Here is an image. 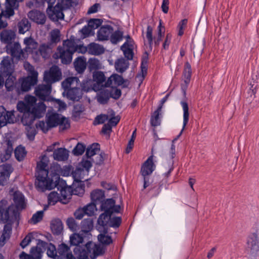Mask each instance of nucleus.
I'll return each instance as SVG.
<instances>
[{
    "mask_svg": "<svg viewBox=\"0 0 259 259\" xmlns=\"http://www.w3.org/2000/svg\"><path fill=\"white\" fill-rule=\"evenodd\" d=\"M246 247L251 256L255 257L258 254L259 237L256 233H252L248 237Z\"/></svg>",
    "mask_w": 259,
    "mask_h": 259,
    "instance_id": "obj_12",
    "label": "nucleus"
},
{
    "mask_svg": "<svg viewBox=\"0 0 259 259\" xmlns=\"http://www.w3.org/2000/svg\"><path fill=\"white\" fill-rule=\"evenodd\" d=\"M101 209L106 213L115 214L120 213L121 207L120 205H116L113 198H109L102 201Z\"/></svg>",
    "mask_w": 259,
    "mask_h": 259,
    "instance_id": "obj_14",
    "label": "nucleus"
},
{
    "mask_svg": "<svg viewBox=\"0 0 259 259\" xmlns=\"http://www.w3.org/2000/svg\"><path fill=\"white\" fill-rule=\"evenodd\" d=\"M36 98L31 95H27L24 101H19L17 103V110L21 113H29L35 118L43 117L46 113L47 106L43 102L36 103Z\"/></svg>",
    "mask_w": 259,
    "mask_h": 259,
    "instance_id": "obj_4",
    "label": "nucleus"
},
{
    "mask_svg": "<svg viewBox=\"0 0 259 259\" xmlns=\"http://www.w3.org/2000/svg\"><path fill=\"white\" fill-rule=\"evenodd\" d=\"M62 72L57 66H53L49 70L46 71L44 74V80L47 83L52 84L61 79Z\"/></svg>",
    "mask_w": 259,
    "mask_h": 259,
    "instance_id": "obj_11",
    "label": "nucleus"
},
{
    "mask_svg": "<svg viewBox=\"0 0 259 259\" xmlns=\"http://www.w3.org/2000/svg\"><path fill=\"white\" fill-rule=\"evenodd\" d=\"M15 33L11 30H4L0 34L2 42L4 44L12 45L11 42L15 37Z\"/></svg>",
    "mask_w": 259,
    "mask_h": 259,
    "instance_id": "obj_31",
    "label": "nucleus"
},
{
    "mask_svg": "<svg viewBox=\"0 0 259 259\" xmlns=\"http://www.w3.org/2000/svg\"><path fill=\"white\" fill-rule=\"evenodd\" d=\"M96 98L98 102L101 104H106L110 98L109 90L107 89L102 88L99 90Z\"/></svg>",
    "mask_w": 259,
    "mask_h": 259,
    "instance_id": "obj_36",
    "label": "nucleus"
},
{
    "mask_svg": "<svg viewBox=\"0 0 259 259\" xmlns=\"http://www.w3.org/2000/svg\"><path fill=\"white\" fill-rule=\"evenodd\" d=\"M94 226L93 221L90 218L84 219L81 224V232L87 233L90 232Z\"/></svg>",
    "mask_w": 259,
    "mask_h": 259,
    "instance_id": "obj_44",
    "label": "nucleus"
},
{
    "mask_svg": "<svg viewBox=\"0 0 259 259\" xmlns=\"http://www.w3.org/2000/svg\"><path fill=\"white\" fill-rule=\"evenodd\" d=\"M54 106L58 108L59 111L65 110L66 108V104L64 102L59 99H53L52 100Z\"/></svg>",
    "mask_w": 259,
    "mask_h": 259,
    "instance_id": "obj_64",
    "label": "nucleus"
},
{
    "mask_svg": "<svg viewBox=\"0 0 259 259\" xmlns=\"http://www.w3.org/2000/svg\"><path fill=\"white\" fill-rule=\"evenodd\" d=\"M128 60L122 58L117 59L115 63L116 70L120 73L124 72L128 68Z\"/></svg>",
    "mask_w": 259,
    "mask_h": 259,
    "instance_id": "obj_39",
    "label": "nucleus"
},
{
    "mask_svg": "<svg viewBox=\"0 0 259 259\" xmlns=\"http://www.w3.org/2000/svg\"><path fill=\"white\" fill-rule=\"evenodd\" d=\"M31 28V23L26 18L21 19L18 23L19 33L24 34L28 31Z\"/></svg>",
    "mask_w": 259,
    "mask_h": 259,
    "instance_id": "obj_40",
    "label": "nucleus"
},
{
    "mask_svg": "<svg viewBox=\"0 0 259 259\" xmlns=\"http://www.w3.org/2000/svg\"><path fill=\"white\" fill-rule=\"evenodd\" d=\"M183 111V123L182 129L178 136L172 141V144L168 152L165 154L164 158L167 160L168 170L165 174L166 176H168L174 169V160L176 154L175 142L179 139L184 130L189 119V107L187 103L185 101H182L180 103Z\"/></svg>",
    "mask_w": 259,
    "mask_h": 259,
    "instance_id": "obj_5",
    "label": "nucleus"
},
{
    "mask_svg": "<svg viewBox=\"0 0 259 259\" xmlns=\"http://www.w3.org/2000/svg\"><path fill=\"white\" fill-rule=\"evenodd\" d=\"M13 168L10 164H4L0 165V185H4L9 179Z\"/></svg>",
    "mask_w": 259,
    "mask_h": 259,
    "instance_id": "obj_19",
    "label": "nucleus"
},
{
    "mask_svg": "<svg viewBox=\"0 0 259 259\" xmlns=\"http://www.w3.org/2000/svg\"><path fill=\"white\" fill-rule=\"evenodd\" d=\"M58 125H59L60 130L62 131L70 127L68 119L61 115Z\"/></svg>",
    "mask_w": 259,
    "mask_h": 259,
    "instance_id": "obj_62",
    "label": "nucleus"
},
{
    "mask_svg": "<svg viewBox=\"0 0 259 259\" xmlns=\"http://www.w3.org/2000/svg\"><path fill=\"white\" fill-rule=\"evenodd\" d=\"M48 162V157L45 155H42L36 167L35 186L41 191L51 190L56 186L53 180L48 177L49 171L47 168Z\"/></svg>",
    "mask_w": 259,
    "mask_h": 259,
    "instance_id": "obj_3",
    "label": "nucleus"
},
{
    "mask_svg": "<svg viewBox=\"0 0 259 259\" xmlns=\"http://www.w3.org/2000/svg\"><path fill=\"white\" fill-rule=\"evenodd\" d=\"M99 149L100 145L98 144H93L87 148L85 155L88 157L91 158L96 154Z\"/></svg>",
    "mask_w": 259,
    "mask_h": 259,
    "instance_id": "obj_51",
    "label": "nucleus"
},
{
    "mask_svg": "<svg viewBox=\"0 0 259 259\" xmlns=\"http://www.w3.org/2000/svg\"><path fill=\"white\" fill-rule=\"evenodd\" d=\"M59 196V194L56 192H51L48 197L49 204L54 205L58 201H60Z\"/></svg>",
    "mask_w": 259,
    "mask_h": 259,
    "instance_id": "obj_59",
    "label": "nucleus"
},
{
    "mask_svg": "<svg viewBox=\"0 0 259 259\" xmlns=\"http://www.w3.org/2000/svg\"><path fill=\"white\" fill-rule=\"evenodd\" d=\"M106 77L102 71H95L93 73V81L89 79L86 83L92 86V89L95 91L100 90L102 87H105Z\"/></svg>",
    "mask_w": 259,
    "mask_h": 259,
    "instance_id": "obj_10",
    "label": "nucleus"
},
{
    "mask_svg": "<svg viewBox=\"0 0 259 259\" xmlns=\"http://www.w3.org/2000/svg\"><path fill=\"white\" fill-rule=\"evenodd\" d=\"M121 223V218L120 217H114V214H110V218L108 226L114 228H118Z\"/></svg>",
    "mask_w": 259,
    "mask_h": 259,
    "instance_id": "obj_57",
    "label": "nucleus"
},
{
    "mask_svg": "<svg viewBox=\"0 0 259 259\" xmlns=\"http://www.w3.org/2000/svg\"><path fill=\"white\" fill-rule=\"evenodd\" d=\"M7 52L10 54L13 59L19 60L23 55V51L21 46L18 42H15L12 45L7 46Z\"/></svg>",
    "mask_w": 259,
    "mask_h": 259,
    "instance_id": "obj_18",
    "label": "nucleus"
},
{
    "mask_svg": "<svg viewBox=\"0 0 259 259\" xmlns=\"http://www.w3.org/2000/svg\"><path fill=\"white\" fill-rule=\"evenodd\" d=\"M15 115L14 112L8 111L5 109L0 114V125L1 127L5 126L7 123H14Z\"/></svg>",
    "mask_w": 259,
    "mask_h": 259,
    "instance_id": "obj_24",
    "label": "nucleus"
},
{
    "mask_svg": "<svg viewBox=\"0 0 259 259\" xmlns=\"http://www.w3.org/2000/svg\"><path fill=\"white\" fill-rule=\"evenodd\" d=\"M83 208L86 214L89 216H92L94 215L95 212L97 211L96 204L93 201L87 204Z\"/></svg>",
    "mask_w": 259,
    "mask_h": 259,
    "instance_id": "obj_53",
    "label": "nucleus"
},
{
    "mask_svg": "<svg viewBox=\"0 0 259 259\" xmlns=\"http://www.w3.org/2000/svg\"><path fill=\"white\" fill-rule=\"evenodd\" d=\"M123 33L120 31H116L110 35L111 41L112 44H116L122 39Z\"/></svg>",
    "mask_w": 259,
    "mask_h": 259,
    "instance_id": "obj_61",
    "label": "nucleus"
},
{
    "mask_svg": "<svg viewBox=\"0 0 259 259\" xmlns=\"http://www.w3.org/2000/svg\"><path fill=\"white\" fill-rule=\"evenodd\" d=\"M50 51V48L48 45L42 44L38 49L37 48L36 52L34 53L33 59L37 61L40 59L41 57L45 59L49 57Z\"/></svg>",
    "mask_w": 259,
    "mask_h": 259,
    "instance_id": "obj_26",
    "label": "nucleus"
},
{
    "mask_svg": "<svg viewBox=\"0 0 259 259\" xmlns=\"http://www.w3.org/2000/svg\"><path fill=\"white\" fill-rule=\"evenodd\" d=\"M153 155H151L142 164L141 174L143 177H147L151 175L155 169V165L153 161Z\"/></svg>",
    "mask_w": 259,
    "mask_h": 259,
    "instance_id": "obj_16",
    "label": "nucleus"
},
{
    "mask_svg": "<svg viewBox=\"0 0 259 259\" xmlns=\"http://www.w3.org/2000/svg\"><path fill=\"white\" fill-rule=\"evenodd\" d=\"M124 80L122 77L116 74L111 75L105 82L106 87H116L122 84Z\"/></svg>",
    "mask_w": 259,
    "mask_h": 259,
    "instance_id": "obj_28",
    "label": "nucleus"
},
{
    "mask_svg": "<svg viewBox=\"0 0 259 259\" xmlns=\"http://www.w3.org/2000/svg\"><path fill=\"white\" fill-rule=\"evenodd\" d=\"M88 53L93 55H100L104 53L105 49L104 47L98 44L95 42L90 43L88 45Z\"/></svg>",
    "mask_w": 259,
    "mask_h": 259,
    "instance_id": "obj_35",
    "label": "nucleus"
},
{
    "mask_svg": "<svg viewBox=\"0 0 259 259\" xmlns=\"http://www.w3.org/2000/svg\"><path fill=\"white\" fill-rule=\"evenodd\" d=\"M74 66L76 71L78 73H82L84 72L87 67L86 58L83 56L77 57L74 60Z\"/></svg>",
    "mask_w": 259,
    "mask_h": 259,
    "instance_id": "obj_38",
    "label": "nucleus"
},
{
    "mask_svg": "<svg viewBox=\"0 0 259 259\" xmlns=\"http://www.w3.org/2000/svg\"><path fill=\"white\" fill-rule=\"evenodd\" d=\"M66 96L69 100L73 101H78L81 99L82 95V91L79 87L70 89L65 91Z\"/></svg>",
    "mask_w": 259,
    "mask_h": 259,
    "instance_id": "obj_29",
    "label": "nucleus"
},
{
    "mask_svg": "<svg viewBox=\"0 0 259 259\" xmlns=\"http://www.w3.org/2000/svg\"><path fill=\"white\" fill-rule=\"evenodd\" d=\"M35 118L29 113H23L21 121L24 125L26 126H31Z\"/></svg>",
    "mask_w": 259,
    "mask_h": 259,
    "instance_id": "obj_48",
    "label": "nucleus"
},
{
    "mask_svg": "<svg viewBox=\"0 0 259 259\" xmlns=\"http://www.w3.org/2000/svg\"><path fill=\"white\" fill-rule=\"evenodd\" d=\"M78 33L80 35V38L83 39L93 35L94 32L92 30V28L89 27L88 25H85L78 31Z\"/></svg>",
    "mask_w": 259,
    "mask_h": 259,
    "instance_id": "obj_54",
    "label": "nucleus"
},
{
    "mask_svg": "<svg viewBox=\"0 0 259 259\" xmlns=\"http://www.w3.org/2000/svg\"><path fill=\"white\" fill-rule=\"evenodd\" d=\"M113 28L109 25L103 26L98 31L97 38L99 40H107L112 33Z\"/></svg>",
    "mask_w": 259,
    "mask_h": 259,
    "instance_id": "obj_25",
    "label": "nucleus"
},
{
    "mask_svg": "<svg viewBox=\"0 0 259 259\" xmlns=\"http://www.w3.org/2000/svg\"><path fill=\"white\" fill-rule=\"evenodd\" d=\"M110 213L105 212L101 213L98 220V224L99 227L102 228H105V227L108 226L110 218Z\"/></svg>",
    "mask_w": 259,
    "mask_h": 259,
    "instance_id": "obj_42",
    "label": "nucleus"
},
{
    "mask_svg": "<svg viewBox=\"0 0 259 259\" xmlns=\"http://www.w3.org/2000/svg\"><path fill=\"white\" fill-rule=\"evenodd\" d=\"M70 3H66L61 0H58L57 4L54 7L51 8L49 6L47 9V13L50 19L54 21H57L59 20L64 19L63 10L67 8Z\"/></svg>",
    "mask_w": 259,
    "mask_h": 259,
    "instance_id": "obj_7",
    "label": "nucleus"
},
{
    "mask_svg": "<svg viewBox=\"0 0 259 259\" xmlns=\"http://www.w3.org/2000/svg\"><path fill=\"white\" fill-rule=\"evenodd\" d=\"M68 156V151L65 148H58L55 150L53 152V158L55 160L57 161H63L66 160Z\"/></svg>",
    "mask_w": 259,
    "mask_h": 259,
    "instance_id": "obj_34",
    "label": "nucleus"
},
{
    "mask_svg": "<svg viewBox=\"0 0 259 259\" xmlns=\"http://www.w3.org/2000/svg\"><path fill=\"white\" fill-rule=\"evenodd\" d=\"M83 182H74L72 185V193L73 195L82 196L84 193Z\"/></svg>",
    "mask_w": 259,
    "mask_h": 259,
    "instance_id": "obj_41",
    "label": "nucleus"
},
{
    "mask_svg": "<svg viewBox=\"0 0 259 259\" xmlns=\"http://www.w3.org/2000/svg\"><path fill=\"white\" fill-rule=\"evenodd\" d=\"M24 44L25 45V51L31 55L33 58L34 53L37 50L38 43L32 37H26L24 39Z\"/></svg>",
    "mask_w": 259,
    "mask_h": 259,
    "instance_id": "obj_21",
    "label": "nucleus"
},
{
    "mask_svg": "<svg viewBox=\"0 0 259 259\" xmlns=\"http://www.w3.org/2000/svg\"><path fill=\"white\" fill-rule=\"evenodd\" d=\"M37 78L27 76L20 80L21 90L22 92H27L31 87L36 84Z\"/></svg>",
    "mask_w": 259,
    "mask_h": 259,
    "instance_id": "obj_27",
    "label": "nucleus"
},
{
    "mask_svg": "<svg viewBox=\"0 0 259 259\" xmlns=\"http://www.w3.org/2000/svg\"><path fill=\"white\" fill-rule=\"evenodd\" d=\"M85 248L87 251H83L82 252H87L88 256L92 259H96L99 255H101L104 252V248L99 244L89 242L85 245Z\"/></svg>",
    "mask_w": 259,
    "mask_h": 259,
    "instance_id": "obj_15",
    "label": "nucleus"
},
{
    "mask_svg": "<svg viewBox=\"0 0 259 259\" xmlns=\"http://www.w3.org/2000/svg\"><path fill=\"white\" fill-rule=\"evenodd\" d=\"M83 237L82 234H73L70 237V243L72 245L78 246L83 241Z\"/></svg>",
    "mask_w": 259,
    "mask_h": 259,
    "instance_id": "obj_56",
    "label": "nucleus"
},
{
    "mask_svg": "<svg viewBox=\"0 0 259 259\" xmlns=\"http://www.w3.org/2000/svg\"><path fill=\"white\" fill-rule=\"evenodd\" d=\"M89 68L90 70H97L101 67V64L98 59L96 58H91L88 62Z\"/></svg>",
    "mask_w": 259,
    "mask_h": 259,
    "instance_id": "obj_60",
    "label": "nucleus"
},
{
    "mask_svg": "<svg viewBox=\"0 0 259 259\" xmlns=\"http://www.w3.org/2000/svg\"><path fill=\"white\" fill-rule=\"evenodd\" d=\"M1 65L6 68L5 79L6 78L5 87L8 91L13 90L15 78L12 75L13 70L9 57H5L1 62Z\"/></svg>",
    "mask_w": 259,
    "mask_h": 259,
    "instance_id": "obj_9",
    "label": "nucleus"
},
{
    "mask_svg": "<svg viewBox=\"0 0 259 259\" xmlns=\"http://www.w3.org/2000/svg\"><path fill=\"white\" fill-rule=\"evenodd\" d=\"M51 92V84H39L35 89V95L42 100H46Z\"/></svg>",
    "mask_w": 259,
    "mask_h": 259,
    "instance_id": "obj_17",
    "label": "nucleus"
},
{
    "mask_svg": "<svg viewBox=\"0 0 259 259\" xmlns=\"http://www.w3.org/2000/svg\"><path fill=\"white\" fill-rule=\"evenodd\" d=\"M13 200L15 206L12 205L7 208V205H6L5 210H8L12 207L13 210L18 211V213H19V211L24 209L26 205L25 196L21 192L16 191L13 194ZM6 205H7V203Z\"/></svg>",
    "mask_w": 259,
    "mask_h": 259,
    "instance_id": "obj_13",
    "label": "nucleus"
},
{
    "mask_svg": "<svg viewBox=\"0 0 259 259\" xmlns=\"http://www.w3.org/2000/svg\"><path fill=\"white\" fill-rule=\"evenodd\" d=\"M104 197V192L100 189L93 190L91 193V199L95 203L101 201Z\"/></svg>",
    "mask_w": 259,
    "mask_h": 259,
    "instance_id": "obj_45",
    "label": "nucleus"
},
{
    "mask_svg": "<svg viewBox=\"0 0 259 259\" xmlns=\"http://www.w3.org/2000/svg\"><path fill=\"white\" fill-rule=\"evenodd\" d=\"M51 228L54 234H60L63 228V224L60 220H54L51 222Z\"/></svg>",
    "mask_w": 259,
    "mask_h": 259,
    "instance_id": "obj_43",
    "label": "nucleus"
},
{
    "mask_svg": "<svg viewBox=\"0 0 259 259\" xmlns=\"http://www.w3.org/2000/svg\"><path fill=\"white\" fill-rule=\"evenodd\" d=\"M15 156L17 160L21 161L23 160L26 155V151L24 147L18 146L15 150Z\"/></svg>",
    "mask_w": 259,
    "mask_h": 259,
    "instance_id": "obj_49",
    "label": "nucleus"
},
{
    "mask_svg": "<svg viewBox=\"0 0 259 259\" xmlns=\"http://www.w3.org/2000/svg\"><path fill=\"white\" fill-rule=\"evenodd\" d=\"M27 16L31 20L38 24H44L46 21L45 14L37 10L30 11Z\"/></svg>",
    "mask_w": 259,
    "mask_h": 259,
    "instance_id": "obj_22",
    "label": "nucleus"
},
{
    "mask_svg": "<svg viewBox=\"0 0 259 259\" xmlns=\"http://www.w3.org/2000/svg\"><path fill=\"white\" fill-rule=\"evenodd\" d=\"M92 166V163L90 160L83 158L75 170L72 172L74 182H83L82 180H88V179H85V178L88 176Z\"/></svg>",
    "mask_w": 259,
    "mask_h": 259,
    "instance_id": "obj_6",
    "label": "nucleus"
},
{
    "mask_svg": "<svg viewBox=\"0 0 259 259\" xmlns=\"http://www.w3.org/2000/svg\"><path fill=\"white\" fill-rule=\"evenodd\" d=\"M50 175L52 178H54L55 179H57L60 174L61 166L57 163H53L50 167ZM53 181V178H51Z\"/></svg>",
    "mask_w": 259,
    "mask_h": 259,
    "instance_id": "obj_52",
    "label": "nucleus"
},
{
    "mask_svg": "<svg viewBox=\"0 0 259 259\" xmlns=\"http://www.w3.org/2000/svg\"><path fill=\"white\" fill-rule=\"evenodd\" d=\"M7 200H2L0 201V220L6 223L0 239V246H3L7 239H8L12 232V224L16 222L18 224L19 213L13 209V207L5 210Z\"/></svg>",
    "mask_w": 259,
    "mask_h": 259,
    "instance_id": "obj_2",
    "label": "nucleus"
},
{
    "mask_svg": "<svg viewBox=\"0 0 259 259\" xmlns=\"http://www.w3.org/2000/svg\"><path fill=\"white\" fill-rule=\"evenodd\" d=\"M44 211L40 210L38 211L36 213L33 214L30 223L33 224H36V223L40 222L43 218L44 216Z\"/></svg>",
    "mask_w": 259,
    "mask_h": 259,
    "instance_id": "obj_63",
    "label": "nucleus"
},
{
    "mask_svg": "<svg viewBox=\"0 0 259 259\" xmlns=\"http://www.w3.org/2000/svg\"><path fill=\"white\" fill-rule=\"evenodd\" d=\"M74 36H71L69 39L64 41L62 47H59L57 52L54 55L55 58H60L63 64H69L72 59L73 54L77 52L84 54L88 52V46L77 45Z\"/></svg>",
    "mask_w": 259,
    "mask_h": 259,
    "instance_id": "obj_1",
    "label": "nucleus"
},
{
    "mask_svg": "<svg viewBox=\"0 0 259 259\" xmlns=\"http://www.w3.org/2000/svg\"><path fill=\"white\" fill-rule=\"evenodd\" d=\"M46 245L45 242L39 240L37 246L31 249L30 254L22 252L19 255L20 259H41Z\"/></svg>",
    "mask_w": 259,
    "mask_h": 259,
    "instance_id": "obj_8",
    "label": "nucleus"
},
{
    "mask_svg": "<svg viewBox=\"0 0 259 259\" xmlns=\"http://www.w3.org/2000/svg\"><path fill=\"white\" fill-rule=\"evenodd\" d=\"M158 34L157 36L155 38V45H159L164 33V27L162 26L161 20L159 21V24L158 26Z\"/></svg>",
    "mask_w": 259,
    "mask_h": 259,
    "instance_id": "obj_58",
    "label": "nucleus"
},
{
    "mask_svg": "<svg viewBox=\"0 0 259 259\" xmlns=\"http://www.w3.org/2000/svg\"><path fill=\"white\" fill-rule=\"evenodd\" d=\"M161 110V106H159L157 109L154 111L152 115L150 122L153 126H157L160 124V120L159 118V114Z\"/></svg>",
    "mask_w": 259,
    "mask_h": 259,
    "instance_id": "obj_46",
    "label": "nucleus"
},
{
    "mask_svg": "<svg viewBox=\"0 0 259 259\" xmlns=\"http://www.w3.org/2000/svg\"><path fill=\"white\" fill-rule=\"evenodd\" d=\"M134 45L128 36L126 41L121 46V50L122 51L123 54L127 60H132L133 58Z\"/></svg>",
    "mask_w": 259,
    "mask_h": 259,
    "instance_id": "obj_20",
    "label": "nucleus"
},
{
    "mask_svg": "<svg viewBox=\"0 0 259 259\" xmlns=\"http://www.w3.org/2000/svg\"><path fill=\"white\" fill-rule=\"evenodd\" d=\"M191 73L192 71L191 65L188 62H186L185 64V67L183 72L184 82L186 83V86H187L190 82Z\"/></svg>",
    "mask_w": 259,
    "mask_h": 259,
    "instance_id": "obj_47",
    "label": "nucleus"
},
{
    "mask_svg": "<svg viewBox=\"0 0 259 259\" xmlns=\"http://www.w3.org/2000/svg\"><path fill=\"white\" fill-rule=\"evenodd\" d=\"M72 195L71 187L67 186L63 187L60 190V201L63 204H67Z\"/></svg>",
    "mask_w": 259,
    "mask_h": 259,
    "instance_id": "obj_33",
    "label": "nucleus"
},
{
    "mask_svg": "<svg viewBox=\"0 0 259 259\" xmlns=\"http://www.w3.org/2000/svg\"><path fill=\"white\" fill-rule=\"evenodd\" d=\"M97 230L100 232V234L98 235V240L101 244L109 245L113 242L111 237L107 235L108 231L106 228L98 227Z\"/></svg>",
    "mask_w": 259,
    "mask_h": 259,
    "instance_id": "obj_23",
    "label": "nucleus"
},
{
    "mask_svg": "<svg viewBox=\"0 0 259 259\" xmlns=\"http://www.w3.org/2000/svg\"><path fill=\"white\" fill-rule=\"evenodd\" d=\"M24 67L28 73V75L27 76L37 78L38 72L35 70L34 67L29 63L27 62H25L24 64Z\"/></svg>",
    "mask_w": 259,
    "mask_h": 259,
    "instance_id": "obj_50",
    "label": "nucleus"
},
{
    "mask_svg": "<svg viewBox=\"0 0 259 259\" xmlns=\"http://www.w3.org/2000/svg\"><path fill=\"white\" fill-rule=\"evenodd\" d=\"M61 114L56 113H48L46 115V120L49 126L52 127L58 125Z\"/></svg>",
    "mask_w": 259,
    "mask_h": 259,
    "instance_id": "obj_37",
    "label": "nucleus"
},
{
    "mask_svg": "<svg viewBox=\"0 0 259 259\" xmlns=\"http://www.w3.org/2000/svg\"><path fill=\"white\" fill-rule=\"evenodd\" d=\"M46 245L45 248H44V251L45 248L47 247V255L53 258H55L57 256V251L56 250V247L53 244L50 243L49 245H48L47 243H46Z\"/></svg>",
    "mask_w": 259,
    "mask_h": 259,
    "instance_id": "obj_55",
    "label": "nucleus"
},
{
    "mask_svg": "<svg viewBox=\"0 0 259 259\" xmlns=\"http://www.w3.org/2000/svg\"><path fill=\"white\" fill-rule=\"evenodd\" d=\"M79 84V80L76 77H68L62 82V87L65 91L78 87Z\"/></svg>",
    "mask_w": 259,
    "mask_h": 259,
    "instance_id": "obj_30",
    "label": "nucleus"
},
{
    "mask_svg": "<svg viewBox=\"0 0 259 259\" xmlns=\"http://www.w3.org/2000/svg\"><path fill=\"white\" fill-rule=\"evenodd\" d=\"M69 249L68 246L64 243L59 245L57 252L61 259L64 257H66L67 259H75L72 253H69Z\"/></svg>",
    "mask_w": 259,
    "mask_h": 259,
    "instance_id": "obj_32",
    "label": "nucleus"
}]
</instances>
